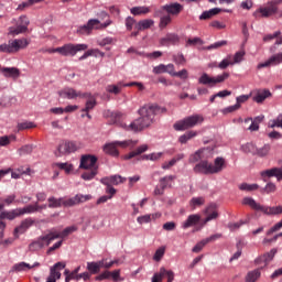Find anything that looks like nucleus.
<instances>
[{
  "label": "nucleus",
  "mask_w": 282,
  "mask_h": 282,
  "mask_svg": "<svg viewBox=\"0 0 282 282\" xmlns=\"http://www.w3.org/2000/svg\"><path fill=\"white\" fill-rule=\"evenodd\" d=\"M140 118L132 121L130 124L124 123L122 121L121 112H109L106 115L108 118V124H116L123 129L124 131H133V133H138L140 131H144L148 127L153 124V120H155V116L158 113H166V108H161L158 105L148 104L139 109Z\"/></svg>",
  "instance_id": "obj_1"
},
{
  "label": "nucleus",
  "mask_w": 282,
  "mask_h": 282,
  "mask_svg": "<svg viewBox=\"0 0 282 282\" xmlns=\"http://www.w3.org/2000/svg\"><path fill=\"white\" fill-rule=\"evenodd\" d=\"M226 169V160L221 156H218L214 160V164L203 160L194 166V173H199L202 175H217Z\"/></svg>",
  "instance_id": "obj_2"
},
{
  "label": "nucleus",
  "mask_w": 282,
  "mask_h": 282,
  "mask_svg": "<svg viewBox=\"0 0 282 282\" xmlns=\"http://www.w3.org/2000/svg\"><path fill=\"white\" fill-rule=\"evenodd\" d=\"M89 199H91V195L77 194L72 198H65V197L56 198L54 196H51L47 199V202H48V208H61V206H64L65 208H69L78 204H84V202H89Z\"/></svg>",
  "instance_id": "obj_3"
},
{
  "label": "nucleus",
  "mask_w": 282,
  "mask_h": 282,
  "mask_svg": "<svg viewBox=\"0 0 282 282\" xmlns=\"http://www.w3.org/2000/svg\"><path fill=\"white\" fill-rule=\"evenodd\" d=\"M28 45H30V40L28 37L9 40L8 43L0 45V52H3L4 54H17V52L25 50Z\"/></svg>",
  "instance_id": "obj_4"
},
{
  "label": "nucleus",
  "mask_w": 282,
  "mask_h": 282,
  "mask_svg": "<svg viewBox=\"0 0 282 282\" xmlns=\"http://www.w3.org/2000/svg\"><path fill=\"white\" fill-rule=\"evenodd\" d=\"M242 204L245 206H250L253 210H260V213H263L264 215H281L282 214V206H276V207H270V206H263L254 198L252 197H245L242 199Z\"/></svg>",
  "instance_id": "obj_5"
},
{
  "label": "nucleus",
  "mask_w": 282,
  "mask_h": 282,
  "mask_svg": "<svg viewBox=\"0 0 282 282\" xmlns=\"http://www.w3.org/2000/svg\"><path fill=\"white\" fill-rule=\"evenodd\" d=\"M89 46L87 44H66L56 48H48V54H61L62 56H76L77 52H85Z\"/></svg>",
  "instance_id": "obj_6"
},
{
  "label": "nucleus",
  "mask_w": 282,
  "mask_h": 282,
  "mask_svg": "<svg viewBox=\"0 0 282 282\" xmlns=\"http://www.w3.org/2000/svg\"><path fill=\"white\" fill-rule=\"evenodd\" d=\"M138 144V141L133 140H126V141H115L108 144L104 145V151L108 155H112L113 158H118L120 155V152H118V147H121V149H133Z\"/></svg>",
  "instance_id": "obj_7"
},
{
  "label": "nucleus",
  "mask_w": 282,
  "mask_h": 282,
  "mask_svg": "<svg viewBox=\"0 0 282 282\" xmlns=\"http://www.w3.org/2000/svg\"><path fill=\"white\" fill-rule=\"evenodd\" d=\"M111 20H107L105 23H101L98 19L88 20L87 24L80 26L77 31V34L89 35L94 30H105L111 25Z\"/></svg>",
  "instance_id": "obj_8"
},
{
  "label": "nucleus",
  "mask_w": 282,
  "mask_h": 282,
  "mask_svg": "<svg viewBox=\"0 0 282 282\" xmlns=\"http://www.w3.org/2000/svg\"><path fill=\"white\" fill-rule=\"evenodd\" d=\"M202 122H204L202 115H193L174 123V129L175 131H186V129H193V127H197V124H202Z\"/></svg>",
  "instance_id": "obj_9"
},
{
  "label": "nucleus",
  "mask_w": 282,
  "mask_h": 282,
  "mask_svg": "<svg viewBox=\"0 0 282 282\" xmlns=\"http://www.w3.org/2000/svg\"><path fill=\"white\" fill-rule=\"evenodd\" d=\"M13 25L9 28V34L19 36V34H28V25H30V19L25 15H21L18 19L12 20Z\"/></svg>",
  "instance_id": "obj_10"
},
{
  "label": "nucleus",
  "mask_w": 282,
  "mask_h": 282,
  "mask_svg": "<svg viewBox=\"0 0 282 282\" xmlns=\"http://www.w3.org/2000/svg\"><path fill=\"white\" fill-rule=\"evenodd\" d=\"M227 78H230L229 73H224L223 75H218L216 77H210V75L204 73L198 78V83L199 85H207V87H215V85H218V83H224V80H227Z\"/></svg>",
  "instance_id": "obj_11"
},
{
  "label": "nucleus",
  "mask_w": 282,
  "mask_h": 282,
  "mask_svg": "<svg viewBox=\"0 0 282 282\" xmlns=\"http://www.w3.org/2000/svg\"><path fill=\"white\" fill-rule=\"evenodd\" d=\"M123 87H139L140 91H142L144 89V85H142L141 83L131 82L128 84L119 83L118 85H108L106 87V91H108V94H115L116 96H118V94H120V91H122Z\"/></svg>",
  "instance_id": "obj_12"
},
{
  "label": "nucleus",
  "mask_w": 282,
  "mask_h": 282,
  "mask_svg": "<svg viewBox=\"0 0 282 282\" xmlns=\"http://www.w3.org/2000/svg\"><path fill=\"white\" fill-rule=\"evenodd\" d=\"M97 163H98V158L96 155L84 154L80 158L79 169H84V170L97 169L98 170V165H96Z\"/></svg>",
  "instance_id": "obj_13"
},
{
  "label": "nucleus",
  "mask_w": 282,
  "mask_h": 282,
  "mask_svg": "<svg viewBox=\"0 0 282 282\" xmlns=\"http://www.w3.org/2000/svg\"><path fill=\"white\" fill-rule=\"evenodd\" d=\"M193 227H197L196 230H198V228L202 227V216L199 214L189 215L186 218V220L183 221L181 225V228H183V230H188V228H193Z\"/></svg>",
  "instance_id": "obj_14"
},
{
  "label": "nucleus",
  "mask_w": 282,
  "mask_h": 282,
  "mask_svg": "<svg viewBox=\"0 0 282 282\" xmlns=\"http://www.w3.org/2000/svg\"><path fill=\"white\" fill-rule=\"evenodd\" d=\"M58 96H61V98H67L68 100H75V98H86L87 93H82L74 88L67 87L59 90Z\"/></svg>",
  "instance_id": "obj_15"
},
{
  "label": "nucleus",
  "mask_w": 282,
  "mask_h": 282,
  "mask_svg": "<svg viewBox=\"0 0 282 282\" xmlns=\"http://www.w3.org/2000/svg\"><path fill=\"white\" fill-rule=\"evenodd\" d=\"M65 262H57L50 269V275L46 279V282H56L61 279V270H65Z\"/></svg>",
  "instance_id": "obj_16"
},
{
  "label": "nucleus",
  "mask_w": 282,
  "mask_h": 282,
  "mask_svg": "<svg viewBox=\"0 0 282 282\" xmlns=\"http://www.w3.org/2000/svg\"><path fill=\"white\" fill-rule=\"evenodd\" d=\"M205 215H207V217L202 221V225L197 230H202V228L205 227L208 221H213V219H217L219 217V213H217V205L210 204L207 206L205 209Z\"/></svg>",
  "instance_id": "obj_17"
},
{
  "label": "nucleus",
  "mask_w": 282,
  "mask_h": 282,
  "mask_svg": "<svg viewBox=\"0 0 282 282\" xmlns=\"http://www.w3.org/2000/svg\"><path fill=\"white\" fill-rule=\"evenodd\" d=\"M276 10H278L274 4H271L269 7L258 9L253 13V17L256 19H261V17H263L264 19H268V17H272V14L276 12Z\"/></svg>",
  "instance_id": "obj_18"
},
{
  "label": "nucleus",
  "mask_w": 282,
  "mask_h": 282,
  "mask_svg": "<svg viewBox=\"0 0 282 282\" xmlns=\"http://www.w3.org/2000/svg\"><path fill=\"white\" fill-rule=\"evenodd\" d=\"M281 63H282V52L278 53V54H274L269 59H267L265 62L260 63L258 65V69H263V67H271V65L272 66L281 65Z\"/></svg>",
  "instance_id": "obj_19"
},
{
  "label": "nucleus",
  "mask_w": 282,
  "mask_h": 282,
  "mask_svg": "<svg viewBox=\"0 0 282 282\" xmlns=\"http://www.w3.org/2000/svg\"><path fill=\"white\" fill-rule=\"evenodd\" d=\"M267 98H272V93L269 89H258L254 91L252 101L261 105Z\"/></svg>",
  "instance_id": "obj_20"
},
{
  "label": "nucleus",
  "mask_w": 282,
  "mask_h": 282,
  "mask_svg": "<svg viewBox=\"0 0 282 282\" xmlns=\"http://www.w3.org/2000/svg\"><path fill=\"white\" fill-rule=\"evenodd\" d=\"M124 182H127V178L118 174L106 176L100 180L101 184H110V186H118L119 184H124Z\"/></svg>",
  "instance_id": "obj_21"
},
{
  "label": "nucleus",
  "mask_w": 282,
  "mask_h": 282,
  "mask_svg": "<svg viewBox=\"0 0 282 282\" xmlns=\"http://www.w3.org/2000/svg\"><path fill=\"white\" fill-rule=\"evenodd\" d=\"M34 220H32V218H26L24 220H22V223L20 224V226L15 227L13 235L17 239H19V235H23L26 232V230L33 226Z\"/></svg>",
  "instance_id": "obj_22"
},
{
  "label": "nucleus",
  "mask_w": 282,
  "mask_h": 282,
  "mask_svg": "<svg viewBox=\"0 0 282 282\" xmlns=\"http://www.w3.org/2000/svg\"><path fill=\"white\" fill-rule=\"evenodd\" d=\"M54 239H58V235L52 229L47 235L40 237L37 241L42 248H45V246H50Z\"/></svg>",
  "instance_id": "obj_23"
},
{
  "label": "nucleus",
  "mask_w": 282,
  "mask_h": 282,
  "mask_svg": "<svg viewBox=\"0 0 282 282\" xmlns=\"http://www.w3.org/2000/svg\"><path fill=\"white\" fill-rule=\"evenodd\" d=\"M1 73L4 78H13V80H17L21 76V70L17 67H2Z\"/></svg>",
  "instance_id": "obj_24"
},
{
  "label": "nucleus",
  "mask_w": 282,
  "mask_h": 282,
  "mask_svg": "<svg viewBox=\"0 0 282 282\" xmlns=\"http://www.w3.org/2000/svg\"><path fill=\"white\" fill-rule=\"evenodd\" d=\"M149 151V145L142 144L137 148L134 151L123 155V160H132V158H138V155H142V153H147Z\"/></svg>",
  "instance_id": "obj_25"
},
{
  "label": "nucleus",
  "mask_w": 282,
  "mask_h": 282,
  "mask_svg": "<svg viewBox=\"0 0 282 282\" xmlns=\"http://www.w3.org/2000/svg\"><path fill=\"white\" fill-rule=\"evenodd\" d=\"M260 175H261L263 182H268V180H270V177H276V180L279 181V167H272L270 170H264V171L260 172Z\"/></svg>",
  "instance_id": "obj_26"
},
{
  "label": "nucleus",
  "mask_w": 282,
  "mask_h": 282,
  "mask_svg": "<svg viewBox=\"0 0 282 282\" xmlns=\"http://www.w3.org/2000/svg\"><path fill=\"white\" fill-rule=\"evenodd\" d=\"M163 10H165L167 14H180V12L184 10V7L175 2V3L163 6Z\"/></svg>",
  "instance_id": "obj_27"
},
{
  "label": "nucleus",
  "mask_w": 282,
  "mask_h": 282,
  "mask_svg": "<svg viewBox=\"0 0 282 282\" xmlns=\"http://www.w3.org/2000/svg\"><path fill=\"white\" fill-rule=\"evenodd\" d=\"M25 270H32V264L28 262L15 263L10 269L9 274H12L14 272H25Z\"/></svg>",
  "instance_id": "obj_28"
},
{
  "label": "nucleus",
  "mask_w": 282,
  "mask_h": 282,
  "mask_svg": "<svg viewBox=\"0 0 282 282\" xmlns=\"http://www.w3.org/2000/svg\"><path fill=\"white\" fill-rule=\"evenodd\" d=\"M17 217H21V209L17 208L11 212H1L0 213V219H9L12 221V219H17Z\"/></svg>",
  "instance_id": "obj_29"
},
{
  "label": "nucleus",
  "mask_w": 282,
  "mask_h": 282,
  "mask_svg": "<svg viewBox=\"0 0 282 282\" xmlns=\"http://www.w3.org/2000/svg\"><path fill=\"white\" fill-rule=\"evenodd\" d=\"M87 98L86 106L84 109H82L83 113H89L94 107H96V97L91 96V94L87 93V96L84 97Z\"/></svg>",
  "instance_id": "obj_30"
},
{
  "label": "nucleus",
  "mask_w": 282,
  "mask_h": 282,
  "mask_svg": "<svg viewBox=\"0 0 282 282\" xmlns=\"http://www.w3.org/2000/svg\"><path fill=\"white\" fill-rule=\"evenodd\" d=\"M78 230V227L76 225L66 227L62 232L56 231L54 229V234L57 235L58 239H65V237H69L73 232H76Z\"/></svg>",
  "instance_id": "obj_31"
},
{
  "label": "nucleus",
  "mask_w": 282,
  "mask_h": 282,
  "mask_svg": "<svg viewBox=\"0 0 282 282\" xmlns=\"http://www.w3.org/2000/svg\"><path fill=\"white\" fill-rule=\"evenodd\" d=\"M155 25V21L151 19L141 20L135 24L137 30H150V28H153Z\"/></svg>",
  "instance_id": "obj_32"
},
{
  "label": "nucleus",
  "mask_w": 282,
  "mask_h": 282,
  "mask_svg": "<svg viewBox=\"0 0 282 282\" xmlns=\"http://www.w3.org/2000/svg\"><path fill=\"white\" fill-rule=\"evenodd\" d=\"M177 43H180V37L177 36H167L160 40V45H162L163 47H170V45H177Z\"/></svg>",
  "instance_id": "obj_33"
},
{
  "label": "nucleus",
  "mask_w": 282,
  "mask_h": 282,
  "mask_svg": "<svg viewBox=\"0 0 282 282\" xmlns=\"http://www.w3.org/2000/svg\"><path fill=\"white\" fill-rule=\"evenodd\" d=\"M261 279V270L256 269L252 271H249L245 278L246 282H257Z\"/></svg>",
  "instance_id": "obj_34"
},
{
  "label": "nucleus",
  "mask_w": 282,
  "mask_h": 282,
  "mask_svg": "<svg viewBox=\"0 0 282 282\" xmlns=\"http://www.w3.org/2000/svg\"><path fill=\"white\" fill-rule=\"evenodd\" d=\"M56 158H61L63 155H69V150L67 147V141H62L58 147L57 151L55 152Z\"/></svg>",
  "instance_id": "obj_35"
},
{
  "label": "nucleus",
  "mask_w": 282,
  "mask_h": 282,
  "mask_svg": "<svg viewBox=\"0 0 282 282\" xmlns=\"http://www.w3.org/2000/svg\"><path fill=\"white\" fill-rule=\"evenodd\" d=\"M131 14L134 17H141L142 14H149L151 12V8L149 7H133L130 9Z\"/></svg>",
  "instance_id": "obj_36"
},
{
  "label": "nucleus",
  "mask_w": 282,
  "mask_h": 282,
  "mask_svg": "<svg viewBox=\"0 0 282 282\" xmlns=\"http://www.w3.org/2000/svg\"><path fill=\"white\" fill-rule=\"evenodd\" d=\"M34 213H39V203L20 208L21 215H32Z\"/></svg>",
  "instance_id": "obj_37"
},
{
  "label": "nucleus",
  "mask_w": 282,
  "mask_h": 282,
  "mask_svg": "<svg viewBox=\"0 0 282 282\" xmlns=\"http://www.w3.org/2000/svg\"><path fill=\"white\" fill-rule=\"evenodd\" d=\"M173 180H175V175H169V176H164L162 178H160V186L161 188H163L164 191H166V188H171V182H173Z\"/></svg>",
  "instance_id": "obj_38"
},
{
  "label": "nucleus",
  "mask_w": 282,
  "mask_h": 282,
  "mask_svg": "<svg viewBox=\"0 0 282 282\" xmlns=\"http://www.w3.org/2000/svg\"><path fill=\"white\" fill-rule=\"evenodd\" d=\"M32 151H34V144H25L18 149V155H30L32 154Z\"/></svg>",
  "instance_id": "obj_39"
},
{
  "label": "nucleus",
  "mask_w": 282,
  "mask_h": 282,
  "mask_svg": "<svg viewBox=\"0 0 282 282\" xmlns=\"http://www.w3.org/2000/svg\"><path fill=\"white\" fill-rule=\"evenodd\" d=\"M98 175V167H94L93 170H86L82 174V178L85 181L94 180Z\"/></svg>",
  "instance_id": "obj_40"
},
{
  "label": "nucleus",
  "mask_w": 282,
  "mask_h": 282,
  "mask_svg": "<svg viewBox=\"0 0 282 282\" xmlns=\"http://www.w3.org/2000/svg\"><path fill=\"white\" fill-rule=\"evenodd\" d=\"M196 135L197 131H188L178 138V142H181V144H186L188 140H193V138H196Z\"/></svg>",
  "instance_id": "obj_41"
},
{
  "label": "nucleus",
  "mask_w": 282,
  "mask_h": 282,
  "mask_svg": "<svg viewBox=\"0 0 282 282\" xmlns=\"http://www.w3.org/2000/svg\"><path fill=\"white\" fill-rule=\"evenodd\" d=\"M276 254V249H271L269 252L264 253L261 258L260 261H263L267 265L274 259Z\"/></svg>",
  "instance_id": "obj_42"
},
{
  "label": "nucleus",
  "mask_w": 282,
  "mask_h": 282,
  "mask_svg": "<svg viewBox=\"0 0 282 282\" xmlns=\"http://www.w3.org/2000/svg\"><path fill=\"white\" fill-rule=\"evenodd\" d=\"M25 129H36V123L32 121H23L18 123V131H25Z\"/></svg>",
  "instance_id": "obj_43"
},
{
  "label": "nucleus",
  "mask_w": 282,
  "mask_h": 282,
  "mask_svg": "<svg viewBox=\"0 0 282 282\" xmlns=\"http://www.w3.org/2000/svg\"><path fill=\"white\" fill-rule=\"evenodd\" d=\"M243 153H251L252 155H257V145L254 143H247L241 147Z\"/></svg>",
  "instance_id": "obj_44"
},
{
  "label": "nucleus",
  "mask_w": 282,
  "mask_h": 282,
  "mask_svg": "<svg viewBox=\"0 0 282 282\" xmlns=\"http://www.w3.org/2000/svg\"><path fill=\"white\" fill-rule=\"evenodd\" d=\"M239 189L247 191V192L259 191V184L242 183L239 185Z\"/></svg>",
  "instance_id": "obj_45"
},
{
  "label": "nucleus",
  "mask_w": 282,
  "mask_h": 282,
  "mask_svg": "<svg viewBox=\"0 0 282 282\" xmlns=\"http://www.w3.org/2000/svg\"><path fill=\"white\" fill-rule=\"evenodd\" d=\"M260 193L270 195V193H276V185L272 182H269L263 188L260 189Z\"/></svg>",
  "instance_id": "obj_46"
},
{
  "label": "nucleus",
  "mask_w": 282,
  "mask_h": 282,
  "mask_svg": "<svg viewBox=\"0 0 282 282\" xmlns=\"http://www.w3.org/2000/svg\"><path fill=\"white\" fill-rule=\"evenodd\" d=\"M64 275L65 278V282H69V281H78V274L74 271H69V269H66L64 271Z\"/></svg>",
  "instance_id": "obj_47"
},
{
  "label": "nucleus",
  "mask_w": 282,
  "mask_h": 282,
  "mask_svg": "<svg viewBox=\"0 0 282 282\" xmlns=\"http://www.w3.org/2000/svg\"><path fill=\"white\" fill-rule=\"evenodd\" d=\"M204 41H202V39L199 37H189L186 41V47H195L197 45H203Z\"/></svg>",
  "instance_id": "obj_48"
},
{
  "label": "nucleus",
  "mask_w": 282,
  "mask_h": 282,
  "mask_svg": "<svg viewBox=\"0 0 282 282\" xmlns=\"http://www.w3.org/2000/svg\"><path fill=\"white\" fill-rule=\"evenodd\" d=\"M268 127L270 129H274V127L282 129V115H279L275 119L269 121Z\"/></svg>",
  "instance_id": "obj_49"
},
{
  "label": "nucleus",
  "mask_w": 282,
  "mask_h": 282,
  "mask_svg": "<svg viewBox=\"0 0 282 282\" xmlns=\"http://www.w3.org/2000/svg\"><path fill=\"white\" fill-rule=\"evenodd\" d=\"M270 149H271L270 144H264L260 149L257 148L256 155H259V158H265V155H268V153H270Z\"/></svg>",
  "instance_id": "obj_50"
},
{
  "label": "nucleus",
  "mask_w": 282,
  "mask_h": 282,
  "mask_svg": "<svg viewBox=\"0 0 282 282\" xmlns=\"http://www.w3.org/2000/svg\"><path fill=\"white\" fill-rule=\"evenodd\" d=\"M160 158H162L161 152L142 155V156H140L139 160H151V162H158V160H160Z\"/></svg>",
  "instance_id": "obj_51"
},
{
  "label": "nucleus",
  "mask_w": 282,
  "mask_h": 282,
  "mask_svg": "<svg viewBox=\"0 0 282 282\" xmlns=\"http://www.w3.org/2000/svg\"><path fill=\"white\" fill-rule=\"evenodd\" d=\"M204 153V150H198L194 154L189 156V164H195V162H199L202 160V154Z\"/></svg>",
  "instance_id": "obj_52"
},
{
  "label": "nucleus",
  "mask_w": 282,
  "mask_h": 282,
  "mask_svg": "<svg viewBox=\"0 0 282 282\" xmlns=\"http://www.w3.org/2000/svg\"><path fill=\"white\" fill-rule=\"evenodd\" d=\"M164 272H166L165 268H161L159 273H154L152 276V282H162L164 280Z\"/></svg>",
  "instance_id": "obj_53"
},
{
  "label": "nucleus",
  "mask_w": 282,
  "mask_h": 282,
  "mask_svg": "<svg viewBox=\"0 0 282 282\" xmlns=\"http://www.w3.org/2000/svg\"><path fill=\"white\" fill-rule=\"evenodd\" d=\"M166 252V248L165 247H160L156 251H155V253H154V256H153V259L155 260V261H162V258L164 257V253Z\"/></svg>",
  "instance_id": "obj_54"
},
{
  "label": "nucleus",
  "mask_w": 282,
  "mask_h": 282,
  "mask_svg": "<svg viewBox=\"0 0 282 282\" xmlns=\"http://www.w3.org/2000/svg\"><path fill=\"white\" fill-rule=\"evenodd\" d=\"M87 270L90 272V274H98V272H100V269L96 262H87Z\"/></svg>",
  "instance_id": "obj_55"
},
{
  "label": "nucleus",
  "mask_w": 282,
  "mask_h": 282,
  "mask_svg": "<svg viewBox=\"0 0 282 282\" xmlns=\"http://www.w3.org/2000/svg\"><path fill=\"white\" fill-rule=\"evenodd\" d=\"M169 23H171V15H163L160 19L159 26L161 30H164V28H166V25H169Z\"/></svg>",
  "instance_id": "obj_56"
},
{
  "label": "nucleus",
  "mask_w": 282,
  "mask_h": 282,
  "mask_svg": "<svg viewBox=\"0 0 282 282\" xmlns=\"http://www.w3.org/2000/svg\"><path fill=\"white\" fill-rule=\"evenodd\" d=\"M66 144L68 147V153H76V151L80 149V147H78V143H76L75 141H66Z\"/></svg>",
  "instance_id": "obj_57"
},
{
  "label": "nucleus",
  "mask_w": 282,
  "mask_h": 282,
  "mask_svg": "<svg viewBox=\"0 0 282 282\" xmlns=\"http://www.w3.org/2000/svg\"><path fill=\"white\" fill-rule=\"evenodd\" d=\"M206 239L200 240L198 243L195 245V247L192 249L193 252H202L204 250V247L207 246Z\"/></svg>",
  "instance_id": "obj_58"
},
{
  "label": "nucleus",
  "mask_w": 282,
  "mask_h": 282,
  "mask_svg": "<svg viewBox=\"0 0 282 282\" xmlns=\"http://www.w3.org/2000/svg\"><path fill=\"white\" fill-rule=\"evenodd\" d=\"M177 228V224L175 221H167L163 224V230H166V232H173Z\"/></svg>",
  "instance_id": "obj_59"
},
{
  "label": "nucleus",
  "mask_w": 282,
  "mask_h": 282,
  "mask_svg": "<svg viewBox=\"0 0 282 282\" xmlns=\"http://www.w3.org/2000/svg\"><path fill=\"white\" fill-rule=\"evenodd\" d=\"M10 140H17V137L15 135L1 137L0 138V147H8V144H10Z\"/></svg>",
  "instance_id": "obj_60"
},
{
  "label": "nucleus",
  "mask_w": 282,
  "mask_h": 282,
  "mask_svg": "<svg viewBox=\"0 0 282 282\" xmlns=\"http://www.w3.org/2000/svg\"><path fill=\"white\" fill-rule=\"evenodd\" d=\"M57 166L58 169L65 171L66 173H69L74 170V165L68 163H57Z\"/></svg>",
  "instance_id": "obj_61"
},
{
  "label": "nucleus",
  "mask_w": 282,
  "mask_h": 282,
  "mask_svg": "<svg viewBox=\"0 0 282 282\" xmlns=\"http://www.w3.org/2000/svg\"><path fill=\"white\" fill-rule=\"evenodd\" d=\"M173 58L176 65H184V63H186V58L182 53H177L176 55L173 56Z\"/></svg>",
  "instance_id": "obj_62"
},
{
  "label": "nucleus",
  "mask_w": 282,
  "mask_h": 282,
  "mask_svg": "<svg viewBox=\"0 0 282 282\" xmlns=\"http://www.w3.org/2000/svg\"><path fill=\"white\" fill-rule=\"evenodd\" d=\"M138 224L142 225V224H151V216L149 215H143V216H139L137 218Z\"/></svg>",
  "instance_id": "obj_63"
},
{
  "label": "nucleus",
  "mask_w": 282,
  "mask_h": 282,
  "mask_svg": "<svg viewBox=\"0 0 282 282\" xmlns=\"http://www.w3.org/2000/svg\"><path fill=\"white\" fill-rule=\"evenodd\" d=\"M204 203H205L204 197H194L191 200V204H192V206H194V208H195V206H203Z\"/></svg>",
  "instance_id": "obj_64"
}]
</instances>
